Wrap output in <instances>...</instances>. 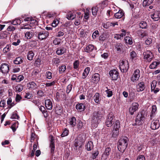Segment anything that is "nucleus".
I'll list each match as a JSON object with an SVG mask.
<instances>
[{
	"instance_id": "obj_62",
	"label": "nucleus",
	"mask_w": 160,
	"mask_h": 160,
	"mask_svg": "<svg viewBox=\"0 0 160 160\" xmlns=\"http://www.w3.org/2000/svg\"><path fill=\"white\" fill-rule=\"evenodd\" d=\"M89 71H84L82 75L83 78H85L87 77L89 73Z\"/></svg>"
},
{
	"instance_id": "obj_15",
	"label": "nucleus",
	"mask_w": 160,
	"mask_h": 160,
	"mask_svg": "<svg viewBox=\"0 0 160 160\" xmlns=\"http://www.w3.org/2000/svg\"><path fill=\"white\" fill-rule=\"evenodd\" d=\"M45 107L47 109L51 110L52 108V101L49 99L46 100L45 102Z\"/></svg>"
},
{
	"instance_id": "obj_57",
	"label": "nucleus",
	"mask_w": 160,
	"mask_h": 160,
	"mask_svg": "<svg viewBox=\"0 0 160 160\" xmlns=\"http://www.w3.org/2000/svg\"><path fill=\"white\" fill-rule=\"evenodd\" d=\"M99 152L98 151H96L92 153V158L93 160L95 159L96 157L98 155Z\"/></svg>"
},
{
	"instance_id": "obj_9",
	"label": "nucleus",
	"mask_w": 160,
	"mask_h": 160,
	"mask_svg": "<svg viewBox=\"0 0 160 160\" xmlns=\"http://www.w3.org/2000/svg\"><path fill=\"white\" fill-rule=\"evenodd\" d=\"M140 77V71H135L131 78V80L133 82H134L135 81L138 80Z\"/></svg>"
},
{
	"instance_id": "obj_63",
	"label": "nucleus",
	"mask_w": 160,
	"mask_h": 160,
	"mask_svg": "<svg viewBox=\"0 0 160 160\" xmlns=\"http://www.w3.org/2000/svg\"><path fill=\"white\" fill-rule=\"evenodd\" d=\"M24 79V77L23 75H20L17 78V82H20Z\"/></svg>"
},
{
	"instance_id": "obj_58",
	"label": "nucleus",
	"mask_w": 160,
	"mask_h": 160,
	"mask_svg": "<svg viewBox=\"0 0 160 160\" xmlns=\"http://www.w3.org/2000/svg\"><path fill=\"white\" fill-rule=\"evenodd\" d=\"M8 36L6 33H2L0 34V39H3L6 38Z\"/></svg>"
},
{
	"instance_id": "obj_7",
	"label": "nucleus",
	"mask_w": 160,
	"mask_h": 160,
	"mask_svg": "<svg viewBox=\"0 0 160 160\" xmlns=\"http://www.w3.org/2000/svg\"><path fill=\"white\" fill-rule=\"evenodd\" d=\"M144 115L141 113L138 112L137 116L135 121L137 124L140 125L144 118Z\"/></svg>"
},
{
	"instance_id": "obj_50",
	"label": "nucleus",
	"mask_w": 160,
	"mask_h": 160,
	"mask_svg": "<svg viewBox=\"0 0 160 160\" xmlns=\"http://www.w3.org/2000/svg\"><path fill=\"white\" fill-rule=\"evenodd\" d=\"M11 118L12 119H18L19 118V116L16 112H13L11 117Z\"/></svg>"
},
{
	"instance_id": "obj_20",
	"label": "nucleus",
	"mask_w": 160,
	"mask_h": 160,
	"mask_svg": "<svg viewBox=\"0 0 160 160\" xmlns=\"http://www.w3.org/2000/svg\"><path fill=\"white\" fill-rule=\"evenodd\" d=\"M124 15V12L122 10H119L118 12L114 14V17L116 18H120Z\"/></svg>"
},
{
	"instance_id": "obj_59",
	"label": "nucleus",
	"mask_w": 160,
	"mask_h": 160,
	"mask_svg": "<svg viewBox=\"0 0 160 160\" xmlns=\"http://www.w3.org/2000/svg\"><path fill=\"white\" fill-rule=\"evenodd\" d=\"M37 137V135L35 133L32 132L31 138V142H33L34 139L36 138Z\"/></svg>"
},
{
	"instance_id": "obj_54",
	"label": "nucleus",
	"mask_w": 160,
	"mask_h": 160,
	"mask_svg": "<svg viewBox=\"0 0 160 160\" xmlns=\"http://www.w3.org/2000/svg\"><path fill=\"white\" fill-rule=\"evenodd\" d=\"M41 60L39 58H38L35 62V64L37 67L39 66L41 63Z\"/></svg>"
},
{
	"instance_id": "obj_44",
	"label": "nucleus",
	"mask_w": 160,
	"mask_h": 160,
	"mask_svg": "<svg viewBox=\"0 0 160 160\" xmlns=\"http://www.w3.org/2000/svg\"><path fill=\"white\" fill-rule=\"evenodd\" d=\"M73 67L75 69H77L78 68L79 65V62L78 60L75 61L73 64Z\"/></svg>"
},
{
	"instance_id": "obj_46",
	"label": "nucleus",
	"mask_w": 160,
	"mask_h": 160,
	"mask_svg": "<svg viewBox=\"0 0 160 160\" xmlns=\"http://www.w3.org/2000/svg\"><path fill=\"white\" fill-rule=\"evenodd\" d=\"M152 42V38H147L145 40V44L148 45H150Z\"/></svg>"
},
{
	"instance_id": "obj_11",
	"label": "nucleus",
	"mask_w": 160,
	"mask_h": 160,
	"mask_svg": "<svg viewBox=\"0 0 160 160\" xmlns=\"http://www.w3.org/2000/svg\"><path fill=\"white\" fill-rule=\"evenodd\" d=\"M51 139L50 140V143L49 147L51 148V153L53 155L55 151V144L54 139L53 138V137L51 136Z\"/></svg>"
},
{
	"instance_id": "obj_53",
	"label": "nucleus",
	"mask_w": 160,
	"mask_h": 160,
	"mask_svg": "<svg viewBox=\"0 0 160 160\" xmlns=\"http://www.w3.org/2000/svg\"><path fill=\"white\" fill-rule=\"evenodd\" d=\"M46 78L48 79H51L52 78V73L50 72H47L46 73Z\"/></svg>"
},
{
	"instance_id": "obj_60",
	"label": "nucleus",
	"mask_w": 160,
	"mask_h": 160,
	"mask_svg": "<svg viewBox=\"0 0 160 160\" xmlns=\"http://www.w3.org/2000/svg\"><path fill=\"white\" fill-rule=\"evenodd\" d=\"M99 34V32L98 31L96 30L93 33H92V37L93 39H95L96 38L97 36H98Z\"/></svg>"
},
{
	"instance_id": "obj_38",
	"label": "nucleus",
	"mask_w": 160,
	"mask_h": 160,
	"mask_svg": "<svg viewBox=\"0 0 160 160\" xmlns=\"http://www.w3.org/2000/svg\"><path fill=\"white\" fill-rule=\"evenodd\" d=\"M23 89V86L21 84H18L15 87L16 91L18 92H21Z\"/></svg>"
},
{
	"instance_id": "obj_49",
	"label": "nucleus",
	"mask_w": 160,
	"mask_h": 160,
	"mask_svg": "<svg viewBox=\"0 0 160 160\" xmlns=\"http://www.w3.org/2000/svg\"><path fill=\"white\" fill-rule=\"evenodd\" d=\"M60 62L59 58H54L52 60V62L53 64H57Z\"/></svg>"
},
{
	"instance_id": "obj_29",
	"label": "nucleus",
	"mask_w": 160,
	"mask_h": 160,
	"mask_svg": "<svg viewBox=\"0 0 160 160\" xmlns=\"http://www.w3.org/2000/svg\"><path fill=\"white\" fill-rule=\"evenodd\" d=\"M34 54L31 51H29L27 54V58L29 60H32L34 56Z\"/></svg>"
},
{
	"instance_id": "obj_19",
	"label": "nucleus",
	"mask_w": 160,
	"mask_h": 160,
	"mask_svg": "<svg viewBox=\"0 0 160 160\" xmlns=\"http://www.w3.org/2000/svg\"><path fill=\"white\" fill-rule=\"evenodd\" d=\"M93 98L96 103H99L101 100V96L98 93H96L93 96Z\"/></svg>"
},
{
	"instance_id": "obj_55",
	"label": "nucleus",
	"mask_w": 160,
	"mask_h": 160,
	"mask_svg": "<svg viewBox=\"0 0 160 160\" xmlns=\"http://www.w3.org/2000/svg\"><path fill=\"white\" fill-rule=\"evenodd\" d=\"M72 88V84L68 85L67 88L66 92L67 93H69L71 91Z\"/></svg>"
},
{
	"instance_id": "obj_41",
	"label": "nucleus",
	"mask_w": 160,
	"mask_h": 160,
	"mask_svg": "<svg viewBox=\"0 0 160 160\" xmlns=\"http://www.w3.org/2000/svg\"><path fill=\"white\" fill-rule=\"evenodd\" d=\"M32 36V32H27L25 34V37L27 39H30Z\"/></svg>"
},
{
	"instance_id": "obj_8",
	"label": "nucleus",
	"mask_w": 160,
	"mask_h": 160,
	"mask_svg": "<svg viewBox=\"0 0 160 160\" xmlns=\"http://www.w3.org/2000/svg\"><path fill=\"white\" fill-rule=\"evenodd\" d=\"M152 18L154 21H158L160 18V11H156L154 12L151 14Z\"/></svg>"
},
{
	"instance_id": "obj_3",
	"label": "nucleus",
	"mask_w": 160,
	"mask_h": 160,
	"mask_svg": "<svg viewBox=\"0 0 160 160\" xmlns=\"http://www.w3.org/2000/svg\"><path fill=\"white\" fill-rule=\"evenodd\" d=\"M120 127V122L117 120L114 125L113 129L111 133L112 137L116 138L119 136Z\"/></svg>"
},
{
	"instance_id": "obj_35",
	"label": "nucleus",
	"mask_w": 160,
	"mask_h": 160,
	"mask_svg": "<svg viewBox=\"0 0 160 160\" xmlns=\"http://www.w3.org/2000/svg\"><path fill=\"white\" fill-rule=\"evenodd\" d=\"M113 114L112 112H110L108 115L106 120L113 122Z\"/></svg>"
},
{
	"instance_id": "obj_31",
	"label": "nucleus",
	"mask_w": 160,
	"mask_h": 160,
	"mask_svg": "<svg viewBox=\"0 0 160 160\" xmlns=\"http://www.w3.org/2000/svg\"><path fill=\"white\" fill-rule=\"evenodd\" d=\"M28 86L30 88H31V89H33L36 88L37 85L34 82H31L29 83Z\"/></svg>"
},
{
	"instance_id": "obj_6",
	"label": "nucleus",
	"mask_w": 160,
	"mask_h": 160,
	"mask_svg": "<svg viewBox=\"0 0 160 160\" xmlns=\"http://www.w3.org/2000/svg\"><path fill=\"white\" fill-rule=\"evenodd\" d=\"M139 104L138 103L133 102L129 108V112L131 115L133 114L134 112L138 109Z\"/></svg>"
},
{
	"instance_id": "obj_22",
	"label": "nucleus",
	"mask_w": 160,
	"mask_h": 160,
	"mask_svg": "<svg viewBox=\"0 0 160 160\" xmlns=\"http://www.w3.org/2000/svg\"><path fill=\"white\" fill-rule=\"evenodd\" d=\"M24 21L25 22H30V23H34L35 24H37V21L33 19L32 17H27L24 19Z\"/></svg>"
},
{
	"instance_id": "obj_39",
	"label": "nucleus",
	"mask_w": 160,
	"mask_h": 160,
	"mask_svg": "<svg viewBox=\"0 0 160 160\" xmlns=\"http://www.w3.org/2000/svg\"><path fill=\"white\" fill-rule=\"evenodd\" d=\"M69 131L68 129L65 128L64 129L61 135V136L62 137H63L67 136L69 134Z\"/></svg>"
},
{
	"instance_id": "obj_52",
	"label": "nucleus",
	"mask_w": 160,
	"mask_h": 160,
	"mask_svg": "<svg viewBox=\"0 0 160 160\" xmlns=\"http://www.w3.org/2000/svg\"><path fill=\"white\" fill-rule=\"evenodd\" d=\"M102 26L103 28L108 29L110 27L109 22H107L106 23H103L102 24Z\"/></svg>"
},
{
	"instance_id": "obj_5",
	"label": "nucleus",
	"mask_w": 160,
	"mask_h": 160,
	"mask_svg": "<svg viewBox=\"0 0 160 160\" xmlns=\"http://www.w3.org/2000/svg\"><path fill=\"white\" fill-rule=\"evenodd\" d=\"M36 35L39 39L43 40L46 39L48 37L49 32L44 29H42L38 32Z\"/></svg>"
},
{
	"instance_id": "obj_37",
	"label": "nucleus",
	"mask_w": 160,
	"mask_h": 160,
	"mask_svg": "<svg viewBox=\"0 0 160 160\" xmlns=\"http://www.w3.org/2000/svg\"><path fill=\"white\" fill-rule=\"evenodd\" d=\"M21 23V20L18 19H16L14 20H13L11 23L13 25H19Z\"/></svg>"
},
{
	"instance_id": "obj_34",
	"label": "nucleus",
	"mask_w": 160,
	"mask_h": 160,
	"mask_svg": "<svg viewBox=\"0 0 160 160\" xmlns=\"http://www.w3.org/2000/svg\"><path fill=\"white\" fill-rule=\"evenodd\" d=\"M99 75L98 73H95L92 77V80L96 82H97L99 80Z\"/></svg>"
},
{
	"instance_id": "obj_21",
	"label": "nucleus",
	"mask_w": 160,
	"mask_h": 160,
	"mask_svg": "<svg viewBox=\"0 0 160 160\" xmlns=\"http://www.w3.org/2000/svg\"><path fill=\"white\" fill-rule=\"evenodd\" d=\"M94 49V46L92 44H89L87 46L85 49L84 51L87 52H92Z\"/></svg>"
},
{
	"instance_id": "obj_26",
	"label": "nucleus",
	"mask_w": 160,
	"mask_h": 160,
	"mask_svg": "<svg viewBox=\"0 0 160 160\" xmlns=\"http://www.w3.org/2000/svg\"><path fill=\"white\" fill-rule=\"evenodd\" d=\"M66 18L68 20L73 19L75 18V15H74L71 12H69L66 15Z\"/></svg>"
},
{
	"instance_id": "obj_56",
	"label": "nucleus",
	"mask_w": 160,
	"mask_h": 160,
	"mask_svg": "<svg viewBox=\"0 0 160 160\" xmlns=\"http://www.w3.org/2000/svg\"><path fill=\"white\" fill-rule=\"evenodd\" d=\"M10 47L9 45H7L3 49V52H4L6 53L9 51L10 50Z\"/></svg>"
},
{
	"instance_id": "obj_40",
	"label": "nucleus",
	"mask_w": 160,
	"mask_h": 160,
	"mask_svg": "<svg viewBox=\"0 0 160 160\" xmlns=\"http://www.w3.org/2000/svg\"><path fill=\"white\" fill-rule=\"evenodd\" d=\"M61 39L59 38H56L53 41V43L55 45H58L61 43Z\"/></svg>"
},
{
	"instance_id": "obj_10",
	"label": "nucleus",
	"mask_w": 160,
	"mask_h": 160,
	"mask_svg": "<svg viewBox=\"0 0 160 160\" xmlns=\"http://www.w3.org/2000/svg\"><path fill=\"white\" fill-rule=\"evenodd\" d=\"M159 127V124L158 120H153L151 124V128L153 130H156L158 129Z\"/></svg>"
},
{
	"instance_id": "obj_51",
	"label": "nucleus",
	"mask_w": 160,
	"mask_h": 160,
	"mask_svg": "<svg viewBox=\"0 0 160 160\" xmlns=\"http://www.w3.org/2000/svg\"><path fill=\"white\" fill-rule=\"evenodd\" d=\"M111 152V148L109 147L106 148L105 150L104 153L108 156L110 154Z\"/></svg>"
},
{
	"instance_id": "obj_61",
	"label": "nucleus",
	"mask_w": 160,
	"mask_h": 160,
	"mask_svg": "<svg viewBox=\"0 0 160 160\" xmlns=\"http://www.w3.org/2000/svg\"><path fill=\"white\" fill-rule=\"evenodd\" d=\"M58 21L57 19L54 20L52 23V26L53 27H56L58 23Z\"/></svg>"
},
{
	"instance_id": "obj_23",
	"label": "nucleus",
	"mask_w": 160,
	"mask_h": 160,
	"mask_svg": "<svg viewBox=\"0 0 160 160\" xmlns=\"http://www.w3.org/2000/svg\"><path fill=\"white\" fill-rule=\"evenodd\" d=\"M0 70H9V65L7 63H2L0 67Z\"/></svg>"
},
{
	"instance_id": "obj_42",
	"label": "nucleus",
	"mask_w": 160,
	"mask_h": 160,
	"mask_svg": "<svg viewBox=\"0 0 160 160\" xmlns=\"http://www.w3.org/2000/svg\"><path fill=\"white\" fill-rule=\"evenodd\" d=\"M18 122L17 121H15L11 126V128L13 132H15L16 130V128L18 127Z\"/></svg>"
},
{
	"instance_id": "obj_1",
	"label": "nucleus",
	"mask_w": 160,
	"mask_h": 160,
	"mask_svg": "<svg viewBox=\"0 0 160 160\" xmlns=\"http://www.w3.org/2000/svg\"><path fill=\"white\" fill-rule=\"evenodd\" d=\"M128 138L126 137H122L119 140L118 148L120 152L122 153L124 152L128 145Z\"/></svg>"
},
{
	"instance_id": "obj_18",
	"label": "nucleus",
	"mask_w": 160,
	"mask_h": 160,
	"mask_svg": "<svg viewBox=\"0 0 160 160\" xmlns=\"http://www.w3.org/2000/svg\"><path fill=\"white\" fill-rule=\"evenodd\" d=\"M126 65L125 67L124 61H122L119 65V69L120 70H128V64L126 63Z\"/></svg>"
},
{
	"instance_id": "obj_17",
	"label": "nucleus",
	"mask_w": 160,
	"mask_h": 160,
	"mask_svg": "<svg viewBox=\"0 0 160 160\" xmlns=\"http://www.w3.org/2000/svg\"><path fill=\"white\" fill-rule=\"evenodd\" d=\"M66 49L64 47L58 48L56 51V53L58 55H60L66 53Z\"/></svg>"
},
{
	"instance_id": "obj_16",
	"label": "nucleus",
	"mask_w": 160,
	"mask_h": 160,
	"mask_svg": "<svg viewBox=\"0 0 160 160\" xmlns=\"http://www.w3.org/2000/svg\"><path fill=\"white\" fill-rule=\"evenodd\" d=\"M75 107L77 110L79 112L83 111L85 109V105L82 103H79L77 104Z\"/></svg>"
},
{
	"instance_id": "obj_4",
	"label": "nucleus",
	"mask_w": 160,
	"mask_h": 160,
	"mask_svg": "<svg viewBox=\"0 0 160 160\" xmlns=\"http://www.w3.org/2000/svg\"><path fill=\"white\" fill-rule=\"evenodd\" d=\"M144 59L146 62H150L154 58L153 52L150 50H146L143 53Z\"/></svg>"
},
{
	"instance_id": "obj_13",
	"label": "nucleus",
	"mask_w": 160,
	"mask_h": 160,
	"mask_svg": "<svg viewBox=\"0 0 160 160\" xmlns=\"http://www.w3.org/2000/svg\"><path fill=\"white\" fill-rule=\"evenodd\" d=\"M109 74L113 80H116L118 77L119 73L118 71H110Z\"/></svg>"
},
{
	"instance_id": "obj_36",
	"label": "nucleus",
	"mask_w": 160,
	"mask_h": 160,
	"mask_svg": "<svg viewBox=\"0 0 160 160\" xmlns=\"http://www.w3.org/2000/svg\"><path fill=\"white\" fill-rule=\"evenodd\" d=\"M157 84V82L155 80H153L151 84V91L153 90L156 88Z\"/></svg>"
},
{
	"instance_id": "obj_2",
	"label": "nucleus",
	"mask_w": 160,
	"mask_h": 160,
	"mask_svg": "<svg viewBox=\"0 0 160 160\" xmlns=\"http://www.w3.org/2000/svg\"><path fill=\"white\" fill-rule=\"evenodd\" d=\"M102 115L100 112L93 113L92 118V127L96 128L99 123Z\"/></svg>"
},
{
	"instance_id": "obj_48",
	"label": "nucleus",
	"mask_w": 160,
	"mask_h": 160,
	"mask_svg": "<svg viewBox=\"0 0 160 160\" xmlns=\"http://www.w3.org/2000/svg\"><path fill=\"white\" fill-rule=\"evenodd\" d=\"M136 53L134 51H132L130 52L131 58L132 60L133 59L136 57Z\"/></svg>"
},
{
	"instance_id": "obj_30",
	"label": "nucleus",
	"mask_w": 160,
	"mask_h": 160,
	"mask_svg": "<svg viewBox=\"0 0 160 160\" xmlns=\"http://www.w3.org/2000/svg\"><path fill=\"white\" fill-rule=\"evenodd\" d=\"M124 40L127 43L130 45H131L132 43V39L131 38L129 37H126L124 38Z\"/></svg>"
},
{
	"instance_id": "obj_64",
	"label": "nucleus",
	"mask_w": 160,
	"mask_h": 160,
	"mask_svg": "<svg viewBox=\"0 0 160 160\" xmlns=\"http://www.w3.org/2000/svg\"><path fill=\"white\" fill-rule=\"evenodd\" d=\"M137 160H145V157L143 155H139L137 158Z\"/></svg>"
},
{
	"instance_id": "obj_28",
	"label": "nucleus",
	"mask_w": 160,
	"mask_h": 160,
	"mask_svg": "<svg viewBox=\"0 0 160 160\" xmlns=\"http://www.w3.org/2000/svg\"><path fill=\"white\" fill-rule=\"evenodd\" d=\"M160 63L159 62H153L150 64L149 67L151 69H155Z\"/></svg>"
},
{
	"instance_id": "obj_47",
	"label": "nucleus",
	"mask_w": 160,
	"mask_h": 160,
	"mask_svg": "<svg viewBox=\"0 0 160 160\" xmlns=\"http://www.w3.org/2000/svg\"><path fill=\"white\" fill-rule=\"evenodd\" d=\"M106 88L107 89L105 91L106 92V93L107 94V97H110L112 96V92L111 90H110V89H108L107 87Z\"/></svg>"
},
{
	"instance_id": "obj_12",
	"label": "nucleus",
	"mask_w": 160,
	"mask_h": 160,
	"mask_svg": "<svg viewBox=\"0 0 160 160\" xmlns=\"http://www.w3.org/2000/svg\"><path fill=\"white\" fill-rule=\"evenodd\" d=\"M145 88V85L143 82H142L139 83L137 86V90L138 92L142 91Z\"/></svg>"
},
{
	"instance_id": "obj_24",
	"label": "nucleus",
	"mask_w": 160,
	"mask_h": 160,
	"mask_svg": "<svg viewBox=\"0 0 160 160\" xmlns=\"http://www.w3.org/2000/svg\"><path fill=\"white\" fill-rule=\"evenodd\" d=\"M69 123L72 127L75 126L76 124V119L74 117H72L69 119Z\"/></svg>"
},
{
	"instance_id": "obj_45",
	"label": "nucleus",
	"mask_w": 160,
	"mask_h": 160,
	"mask_svg": "<svg viewBox=\"0 0 160 160\" xmlns=\"http://www.w3.org/2000/svg\"><path fill=\"white\" fill-rule=\"evenodd\" d=\"M92 13L93 16H95L97 14L98 10L97 7H93L92 9Z\"/></svg>"
},
{
	"instance_id": "obj_43",
	"label": "nucleus",
	"mask_w": 160,
	"mask_h": 160,
	"mask_svg": "<svg viewBox=\"0 0 160 160\" xmlns=\"http://www.w3.org/2000/svg\"><path fill=\"white\" fill-rule=\"evenodd\" d=\"M139 26L142 28H145L147 26V23L146 22L142 21L140 23Z\"/></svg>"
},
{
	"instance_id": "obj_27",
	"label": "nucleus",
	"mask_w": 160,
	"mask_h": 160,
	"mask_svg": "<svg viewBox=\"0 0 160 160\" xmlns=\"http://www.w3.org/2000/svg\"><path fill=\"white\" fill-rule=\"evenodd\" d=\"M93 148V144L91 141L88 142L87 144V149L88 151L91 150Z\"/></svg>"
},
{
	"instance_id": "obj_32",
	"label": "nucleus",
	"mask_w": 160,
	"mask_h": 160,
	"mask_svg": "<svg viewBox=\"0 0 160 160\" xmlns=\"http://www.w3.org/2000/svg\"><path fill=\"white\" fill-rule=\"evenodd\" d=\"M22 60L21 57H18L16 58L15 60L13 61V62L16 64H19L22 63Z\"/></svg>"
},
{
	"instance_id": "obj_25",
	"label": "nucleus",
	"mask_w": 160,
	"mask_h": 160,
	"mask_svg": "<svg viewBox=\"0 0 160 160\" xmlns=\"http://www.w3.org/2000/svg\"><path fill=\"white\" fill-rule=\"evenodd\" d=\"M154 0H144L142 3V5L144 7L150 5L153 2Z\"/></svg>"
},
{
	"instance_id": "obj_14",
	"label": "nucleus",
	"mask_w": 160,
	"mask_h": 160,
	"mask_svg": "<svg viewBox=\"0 0 160 160\" xmlns=\"http://www.w3.org/2000/svg\"><path fill=\"white\" fill-rule=\"evenodd\" d=\"M124 45L121 43H117L115 46V49L118 52L123 51Z\"/></svg>"
},
{
	"instance_id": "obj_33",
	"label": "nucleus",
	"mask_w": 160,
	"mask_h": 160,
	"mask_svg": "<svg viewBox=\"0 0 160 160\" xmlns=\"http://www.w3.org/2000/svg\"><path fill=\"white\" fill-rule=\"evenodd\" d=\"M157 108L156 105H153L152 106V111L151 112V114L150 116L151 117H152L154 115L156 112H157Z\"/></svg>"
}]
</instances>
